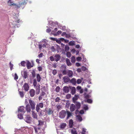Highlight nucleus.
Here are the masks:
<instances>
[{
	"mask_svg": "<svg viewBox=\"0 0 134 134\" xmlns=\"http://www.w3.org/2000/svg\"><path fill=\"white\" fill-rule=\"evenodd\" d=\"M29 104H28L26 106V110L27 112L30 113L31 111V109L32 110L35 109V103L34 101L30 99L28 100Z\"/></svg>",
	"mask_w": 134,
	"mask_h": 134,
	"instance_id": "1",
	"label": "nucleus"
},
{
	"mask_svg": "<svg viewBox=\"0 0 134 134\" xmlns=\"http://www.w3.org/2000/svg\"><path fill=\"white\" fill-rule=\"evenodd\" d=\"M61 67L63 68L64 69V70H63L62 72L63 75H67L70 77H71L73 76V72L72 71L69 70H66V66L65 65H62Z\"/></svg>",
	"mask_w": 134,
	"mask_h": 134,
	"instance_id": "2",
	"label": "nucleus"
},
{
	"mask_svg": "<svg viewBox=\"0 0 134 134\" xmlns=\"http://www.w3.org/2000/svg\"><path fill=\"white\" fill-rule=\"evenodd\" d=\"M13 2H14L13 1H12V0H9L8 1L7 3H10V6L12 5L15 6V8L17 9L19 8L22 5H23L24 4L23 2H20L17 5L16 3H14Z\"/></svg>",
	"mask_w": 134,
	"mask_h": 134,
	"instance_id": "3",
	"label": "nucleus"
},
{
	"mask_svg": "<svg viewBox=\"0 0 134 134\" xmlns=\"http://www.w3.org/2000/svg\"><path fill=\"white\" fill-rule=\"evenodd\" d=\"M66 113V111L65 110H61L59 113V116L61 119H63L65 117Z\"/></svg>",
	"mask_w": 134,
	"mask_h": 134,
	"instance_id": "4",
	"label": "nucleus"
},
{
	"mask_svg": "<svg viewBox=\"0 0 134 134\" xmlns=\"http://www.w3.org/2000/svg\"><path fill=\"white\" fill-rule=\"evenodd\" d=\"M37 84V82H36V80L35 79L34 80V82L33 83V85L35 87H36V89H37V90L38 89V92H37V94H38L39 92H40V85H39V86H36V85Z\"/></svg>",
	"mask_w": 134,
	"mask_h": 134,
	"instance_id": "5",
	"label": "nucleus"
},
{
	"mask_svg": "<svg viewBox=\"0 0 134 134\" xmlns=\"http://www.w3.org/2000/svg\"><path fill=\"white\" fill-rule=\"evenodd\" d=\"M41 127H34V129L35 130L36 133H37L38 134H40L41 133Z\"/></svg>",
	"mask_w": 134,
	"mask_h": 134,
	"instance_id": "6",
	"label": "nucleus"
},
{
	"mask_svg": "<svg viewBox=\"0 0 134 134\" xmlns=\"http://www.w3.org/2000/svg\"><path fill=\"white\" fill-rule=\"evenodd\" d=\"M18 111L19 112H20L24 113L25 112V107L24 106L20 107L18 109Z\"/></svg>",
	"mask_w": 134,
	"mask_h": 134,
	"instance_id": "7",
	"label": "nucleus"
},
{
	"mask_svg": "<svg viewBox=\"0 0 134 134\" xmlns=\"http://www.w3.org/2000/svg\"><path fill=\"white\" fill-rule=\"evenodd\" d=\"M23 87L24 88V90L27 91L29 90V86L27 83H25L24 84L23 86Z\"/></svg>",
	"mask_w": 134,
	"mask_h": 134,
	"instance_id": "8",
	"label": "nucleus"
},
{
	"mask_svg": "<svg viewBox=\"0 0 134 134\" xmlns=\"http://www.w3.org/2000/svg\"><path fill=\"white\" fill-rule=\"evenodd\" d=\"M31 118L30 116H27L25 118L24 120L27 123H30L31 122Z\"/></svg>",
	"mask_w": 134,
	"mask_h": 134,
	"instance_id": "9",
	"label": "nucleus"
},
{
	"mask_svg": "<svg viewBox=\"0 0 134 134\" xmlns=\"http://www.w3.org/2000/svg\"><path fill=\"white\" fill-rule=\"evenodd\" d=\"M33 65L34 64L33 63L31 64L29 61H27L26 64V66L28 69H30L31 67L33 66Z\"/></svg>",
	"mask_w": 134,
	"mask_h": 134,
	"instance_id": "10",
	"label": "nucleus"
},
{
	"mask_svg": "<svg viewBox=\"0 0 134 134\" xmlns=\"http://www.w3.org/2000/svg\"><path fill=\"white\" fill-rule=\"evenodd\" d=\"M60 55L58 54H56L54 56V60L56 62H57L60 59Z\"/></svg>",
	"mask_w": 134,
	"mask_h": 134,
	"instance_id": "11",
	"label": "nucleus"
},
{
	"mask_svg": "<svg viewBox=\"0 0 134 134\" xmlns=\"http://www.w3.org/2000/svg\"><path fill=\"white\" fill-rule=\"evenodd\" d=\"M29 93L31 97H33L35 94V91L33 89L30 90L29 91Z\"/></svg>",
	"mask_w": 134,
	"mask_h": 134,
	"instance_id": "12",
	"label": "nucleus"
},
{
	"mask_svg": "<svg viewBox=\"0 0 134 134\" xmlns=\"http://www.w3.org/2000/svg\"><path fill=\"white\" fill-rule=\"evenodd\" d=\"M70 109L71 111H73L75 109V105L73 104H71L70 106Z\"/></svg>",
	"mask_w": 134,
	"mask_h": 134,
	"instance_id": "13",
	"label": "nucleus"
},
{
	"mask_svg": "<svg viewBox=\"0 0 134 134\" xmlns=\"http://www.w3.org/2000/svg\"><path fill=\"white\" fill-rule=\"evenodd\" d=\"M63 91L65 93H68L69 91V88L67 86H65L63 87Z\"/></svg>",
	"mask_w": 134,
	"mask_h": 134,
	"instance_id": "14",
	"label": "nucleus"
},
{
	"mask_svg": "<svg viewBox=\"0 0 134 134\" xmlns=\"http://www.w3.org/2000/svg\"><path fill=\"white\" fill-rule=\"evenodd\" d=\"M38 124L37 125V126L38 127H42V126L44 124V121H42L40 120L38 121Z\"/></svg>",
	"mask_w": 134,
	"mask_h": 134,
	"instance_id": "15",
	"label": "nucleus"
},
{
	"mask_svg": "<svg viewBox=\"0 0 134 134\" xmlns=\"http://www.w3.org/2000/svg\"><path fill=\"white\" fill-rule=\"evenodd\" d=\"M64 82L65 83H67L70 81V80L69 78L68 77L65 76L63 77Z\"/></svg>",
	"mask_w": 134,
	"mask_h": 134,
	"instance_id": "16",
	"label": "nucleus"
},
{
	"mask_svg": "<svg viewBox=\"0 0 134 134\" xmlns=\"http://www.w3.org/2000/svg\"><path fill=\"white\" fill-rule=\"evenodd\" d=\"M70 88L71 90V93L72 94L75 93L76 92L75 88L74 87H70Z\"/></svg>",
	"mask_w": 134,
	"mask_h": 134,
	"instance_id": "17",
	"label": "nucleus"
},
{
	"mask_svg": "<svg viewBox=\"0 0 134 134\" xmlns=\"http://www.w3.org/2000/svg\"><path fill=\"white\" fill-rule=\"evenodd\" d=\"M70 82L74 85H75L76 83V79L75 78H73L71 80H70Z\"/></svg>",
	"mask_w": 134,
	"mask_h": 134,
	"instance_id": "18",
	"label": "nucleus"
},
{
	"mask_svg": "<svg viewBox=\"0 0 134 134\" xmlns=\"http://www.w3.org/2000/svg\"><path fill=\"white\" fill-rule=\"evenodd\" d=\"M32 117L34 118H35L37 119V116L36 113H35V112L33 111H32Z\"/></svg>",
	"mask_w": 134,
	"mask_h": 134,
	"instance_id": "19",
	"label": "nucleus"
},
{
	"mask_svg": "<svg viewBox=\"0 0 134 134\" xmlns=\"http://www.w3.org/2000/svg\"><path fill=\"white\" fill-rule=\"evenodd\" d=\"M36 79L37 80L38 82H39L40 81L41 78L39 74H37Z\"/></svg>",
	"mask_w": 134,
	"mask_h": 134,
	"instance_id": "20",
	"label": "nucleus"
},
{
	"mask_svg": "<svg viewBox=\"0 0 134 134\" xmlns=\"http://www.w3.org/2000/svg\"><path fill=\"white\" fill-rule=\"evenodd\" d=\"M47 114L48 115H50L52 114L53 113V111L51 109L49 108L47 111Z\"/></svg>",
	"mask_w": 134,
	"mask_h": 134,
	"instance_id": "21",
	"label": "nucleus"
},
{
	"mask_svg": "<svg viewBox=\"0 0 134 134\" xmlns=\"http://www.w3.org/2000/svg\"><path fill=\"white\" fill-rule=\"evenodd\" d=\"M75 103L76 104L77 108V109H79L81 106L80 103L77 102H75Z\"/></svg>",
	"mask_w": 134,
	"mask_h": 134,
	"instance_id": "22",
	"label": "nucleus"
},
{
	"mask_svg": "<svg viewBox=\"0 0 134 134\" xmlns=\"http://www.w3.org/2000/svg\"><path fill=\"white\" fill-rule=\"evenodd\" d=\"M66 126V124L65 123H63L60 125V128L62 129H64Z\"/></svg>",
	"mask_w": 134,
	"mask_h": 134,
	"instance_id": "23",
	"label": "nucleus"
},
{
	"mask_svg": "<svg viewBox=\"0 0 134 134\" xmlns=\"http://www.w3.org/2000/svg\"><path fill=\"white\" fill-rule=\"evenodd\" d=\"M66 61L67 64L68 66L71 65L72 64L70 62V60L69 59L66 58Z\"/></svg>",
	"mask_w": 134,
	"mask_h": 134,
	"instance_id": "24",
	"label": "nucleus"
},
{
	"mask_svg": "<svg viewBox=\"0 0 134 134\" xmlns=\"http://www.w3.org/2000/svg\"><path fill=\"white\" fill-rule=\"evenodd\" d=\"M69 126L71 128L72 127L73 122V120L71 119L69 120Z\"/></svg>",
	"mask_w": 134,
	"mask_h": 134,
	"instance_id": "25",
	"label": "nucleus"
},
{
	"mask_svg": "<svg viewBox=\"0 0 134 134\" xmlns=\"http://www.w3.org/2000/svg\"><path fill=\"white\" fill-rule=\"evenodd\" d=\"M71 132L72 134H77L76 130L75 129L71 130Z\"/></svg>",
	"mask_w": 134,
	"mask_h": 134,
	"instance_id": "26",
	"label": "nucleus"
},
{
	"mask_svg": "<svg viewBox=\"0 0 134 134\" xmlns=\"http://www.w3.org/2000/svg\"><path fill=\"white\" fill-rule=\"evenodd\" d=\"M67 116L66 119H68L71 116V113L69 111H67Z\"/></svg>",
	"mask_w": 134,
	"mask_h": 134,
	"instance_id": "27",
	"label": "nucleus"
},
{
	"mask_svg": "<svg viewBox=\"0 0 134 134\" xmlns=\"http://www.w3.org/2000/svg\"><path fill=\"white\" fill-rule=\"evenodd\" d=\"M23 77L25 79H26L27 77V73L26 71H24L23 73Z\"/></svg>",
	"mask_w": 134,
	"mask_h": 134,
	"instance_id": "28",
	"label": "nucleus"
},
{
	"mask_svg": "<svg viewBox=\"0 0 134 134\" xmlns=\"http://www.w3.org/2000/svg\"><path fill=\"white\" fill-rule=\"evenodd\" d=\"M75 61V59L74 56H72L71 58V62L72 63H74Z\"/></svg>",
	"mask_w": 134,
	"mask_h": 134,
	"instance_id": "29",
	"label": "nucleus"
},
{
	"mask_svg": "<svg viewBox=\"0 0 134 134\" xmlns=\"http://www.w3.org/2000/svg\"><path fill=\"white\" fill-rule=\"evenodd\" d=\"M77 119L79 122H81L82 120V118L80 116L78 115L77 116Z\"/></svg>",
	"mask_w": 134,
	"mask_h": 134,
	"instance_id": "30",
	"label": "nucleus"
},
{
	"mask_svg": "<svg viewBox=\"0 0 134 134\" xmlns=\"http://www.w3.org/2000/svg\"><path fill=\"white\" fill-rule=\"evenodd\" d=\"M69 45L70 46H73L75 44V42L74 41H70L69 43Z\"/></svg>",
	"mask_w": 134,
	"mask_h": 134,
	"instance_id": "31",
	"label": "nucleus"
},
{
	"mask_svg": "<svg viewBox=\"0 0 134 134\" xmlns=\"http://www.w3.org/2000/svg\"><path fill=\"white\" fill-rule=\"evenodd\" d=\"M25 61H23L20 63L21 65L22 66L25 67Z\"/></svg>",
	"mask_w": 134,
	"mask_h": 134,
	"instance_id": "32",
	"label": "nucleus"
},
{
	"mask_svg": "<svg viewBox=\"0 0 134 134\" xmlns=\"http://www.w3.org/2000/svg\"><path fill=\"white\" fill-rule=\"evenodd\" d=\"M19 94L21 97H23L24 96V94L23 92L19 91Z\"/></svg>",
	"mask_w": 134,
	"mask_h": 134,
	"instance_id": "33",
	"label": "nucleus"
},
{
	"mask_svg": "<svg viewBox=\"0 0 134 134\" xmlns=\"http://www.w3.org/2000/svg\"><path fill=\"white\" fill-rule=\"evenodd\" d=\"M18 117L20 119H22L23 118V115L21 114H19L18 115Z\"/></svg>",
	"mask_w": 134,
	"mask_h": 134,
	"instance_id": "34",
	"label": "nucleus"
},
{
	"mask_svg": "<svg viewBox=\"0 0 134 134\" xmlns=\"http://www.w3.org/2000/svg\"><path fill=\"white\" fill-rule=\"evenodd\" d=\"M40 107L38 106V104L36 106V110L37 112H38L40 110Z\"/></svg>",
	"mask_w": 134,
	"mask_h": 134,
	"instance_id": "35",
	"label": "nucleus"
},
{
	"mask_svg": "<svg viewBox=\"0 0 134 134\" xmlns=\"http://www.w3.org/2000/svg\"><path fill=\"white\" fill-rule=\"evenodd\" d=\"M71 55V53L70 52H67L66 53V56L68 57H70Z\"/></svg>",
	"mask_w": 134,
	"mask_h": 134,
	"instance_id": "36",
	"label": "nucleus"
},
{
	"mask_svg": "<svg viewBox=\"0 0 134 134\" xmlns=\"http://www.w3.org/2000/svg\"><path fill=\"white\" fill-rule=\"evenodd\" d=\"M31 73H32V76L33 77H35L36 76V74H35V71L34 70H33L32 71V72Z\"/></svg>",
	"mask_w": 134,
	"mask_h": 134,
	"instance_id": "37",
	"label": "nucleus"
},
{
	"mask_svg": "<svg viewBox=\"0 0 134 134\" xmlns=\"http://www.w3.org/2000/svg\"><path fill=\"white\" fill-rule=\"evenodd\" d=\"M60 87L58 86L55 88V91L57 92H59L60 91Z\"/></svg>",
	"mask_w": 134,
	"mask_h": 134,
	"instance_id": "38",
	"label": "nucleus"
},
{
	"mask_svg": "<svg viewBox=\"0 0 134 134\" xmlns=\"http://www.w3.org/2000/svg\"><path fill=\"white\" fill-rule=\"evenodd\" d=\"M38 106L40 108H42L43 107V104L42 103H40L38 104Z\"/></svg>",
	"mask_w": 134,
	"mask_h": 134,
	"instance_id": "39",
	"label": "nucleus"
},
{
	"mask_svg": "<svg viewBox=\"0 0 134 134\" xmlns=\"http://www.w3.org/2000/svg\"><path fill=\"white\" fill-rule=\"evenodd\" d=\"M67 35L68 34L65 32H63L62 34V36H65L66 38H68L69 37H67Z\"/></svg>",
	"mask_w": 134,
	"mask_h": 134,
	"instance_id": "40",
	"label": "nucleus"
},
{
	"mask_svg": "<svg viewBox=\"0 0 134 134\" xmlns=\"http://www.w3.org/2000/svg\"><path fill=\"white\" fill-rule=\"evenodd\" d=\"M49 59L51 61H53L54 60V57L52 56H51L49 57Z\"/></svg>",
	"mask_w": 134,
	"mask_h": 134,
	"instance_id": "41",
	"label": "nucleus"
},
{
	"mask_svg": "<svg viewBox=\"0 0 134 134\" xmlns=\"http://www.w3.org/2000/svg\"><path fill=\"white\" fill-rule=\"evenodd\" d=\"M9 64L10 67V70H12L13 69V64H12L11 63V62H10Z\"/></svg>",
	"mask_w": 134,
	"mask_h": 134,
	"instance_id": "42",
	"label": "nucleus"
},
{
	"mask_svg": "<svg viewBox=\"0 0 134 134\" xmlns=\"http://www.w3.org/2000/svg\"><path fill=\"white\" fill-rule=\"evenodd\" d=\"M69 46H66L65 47V49L66 51H68L69 50Z\"/></svg>",
	"mask_w": 134,
	"mask_h": 134,
	"instance_id": "43",
	"label": "nucleus"
},
{
	"mask_svg": "<svg viewBox=\"0 0 134 134\" xmlns=\"http://www.w3.org/2000/svg\"><path fill=\"white\" fill-rule=\"evenodd\" d=\"M57 71L56 70H54L52 71V74L54 75H55L57 73Z\"/></svg>",
	"mask_w": 134,
	"mask_h": 134,
	"instance_id": "44",
	"label": "nucleus"
},
{
	"mask_svg": "<svg viewBox=\"0 0 134 134\" xmlns=\"http://www.w3.org/2000/svg\"><path fill=\"white\" fill-rule=\"evenodd\" d=\"M92 102V100L91 99H88L87 100V102L88 103H91Z\"/></svg>",
	"mask_w": 134,
	"mask_h": 134,
	"instance_id": "45",
	"label": "nucleus"
},
{
	"mask_svg": "<svg viewBox=\"0 0 134 134\" xmlns=\"http://www.w3.org/2000/svg\"><path fill=\"white\" fill-rule=\"evenodd\" d=\"M71 96L70 94H68L66 95V97L67 99H68L70 98V97H71Z\"/></svg>",
	"mask_w": 134,
	"mask_h": 134,
	"instance_id": "46",
	"label": "nucleus"
},
{
	"mask_svg": "<svg viewBox=\"0 0 134 134\" xmlns=\"http://www.w3.org/2000/svg\"><path fill=\"white\" fill-rule=\"evenodd\" d=\"M81 80L79 79H78L77 81V83L78 84L80 83H81Z\"/></svg>",
	"mask_w": 134,
	"mask_h": 134,
	"instance_id": "47",
	"label": "nucleus"
},
{
	"mask_svg": "<svg viewBox=\"0 0 134 134\" xmlns=\"http://www.w3.org/2000/svg\"><path fill=\"white\" fill-rule=\"evenodd\" d=\"M83 109L85 110H87L88 109L87 106L86 105H85L84 106Z\"/></svg>",
	"mask_w": 134,
	"mask_h": 134,
	"instance_id": "48",
	"label": "nucleus"
},
{
	"mask_svg": "<svg viewBox=\"0 0 134 134\" xmlns=\"http://www.w3.org/2000/svg\"><path fill=\"white\" fill-rule=\"evenodd\" d=\"M60 100V99L59 97H57L55 99V102H58Z\"/></svg>",
	"mask_w": 134,
	"mask_h": 134,
	"instance_id": "49",
	"label": "nucleus"
},
{
	"mask_svg": "<svg viewBox=\"0 0 134 134\" xmlns=\"http://www.w3.org/2000/svg\"><path fill=\"white\" fill-rule=\"evenodd\" d=\"M18 78V76L17 74L15 73V76L14 77V79L15 80H17Z\"/></svg>",
	"mask_w": 134,
	"mask_h": 134,
	"instance_id": "50",
	"label": "nucleus"
},
{
	"mask_svg": "<svg viewBox=\"0 0 134 134\" xmlns=\"http://www.w3.org/2000/svg\"><path fill=\"white\" fill-rule=\"evenodd\" d=\"M82 59V58L80 57H78L76 58V60L77 61H80Z\"/></svg>",
	"mask_w": 134,
	"mask_h": 134,
	"instance_id": "51",
	"label": "nucleus"
},
{
	"mask_svg": "<svg viewBox=\"0 0 134 134\" xmlns=\"http://www.w3.org/2000/svg\"><path fill=\"white\" fill-rule=\"evenodd\" d=\"M38 70L39 71H42V68L41 66H38Z\"/></svg>",
	"mask_w": 134,
	"mask_h": 134,
	"instance_id": "52",
	"label": "nucleus"
},
{
	"mask_svg": "<svg viewBox=\"0 0 134 134\" xmlns=\"http://www.w3.org/2000/svg\"><path fill=\"white\" fill-rule=\"evenodd\" d=\"M77 99V97H75L73 98V100L74 103H75V101Z\"/></svg>",
	"mask_w": 134,
	"mask_h": 134,
	"instance_id": "53",
	"label": "nucleus"
},
{
	"mask_svg": "<svg viewBox=\"0 0 134 134\" xmlns=\"http://www.w3.org/2000/svg\"><path fill=\"white\" fill-rule=\"evenodd\" d=\"M55 41L57 42L58 43H60L61 42L60 40H57L56 39Z\"/></svg>",
	"mask_w": 134,
	"mask_h": 134,
	"instance_id": "54",
	"label": "nucleus"
},
{
	"mask_svg": "<svg viewBox=\"0 0 134 134\" xmlns=\"http://www.w3.org/2000/svg\"><path fill=\"white\" fill-rule=\"evenodd\" d=\"M43 54L42 53H40V54H39L38 55V56L39 58L42 57Z\"/></svg>",
	"mask_w": 134,
	"mask_h": 134,
	"instance_id": "55",
	"label": "nucleus"
},
{
	"mask_svg": "<svg viewBox=\"0 0 134 134\" xmlns=\"http://www.w3.org/2000/svg\"><path fill=\"white\" fill-rule=\"evenodd\" d=\"M53 65V66L54 68H57V65H56V64H55V63L53 64H52Z\"/></svg>",
	"mask_w": 134,
	"mask_h": 134,
	"instance_id": "56",
	"label": "nucleus"
},
{
	"mask_svg": "<svg viewBox=\"0 0 134 134\" xmlns=\"http://www.w3.org/2000/svg\"><path fill=\"white\" fill-rule=\"evenodd\" d=\"M85 98L86 99L90 97V96L88 94H87L85 96Z\"/></svg>",
	"mask_w": 134,
	"mask_h": 134,
	"instance_id": "57",
	"label": "nucleus"
},
{
	"mask_svg": "<svg viewBox=\"0 0 134 134\" xmlns=\"http://www.w3.org/2000/svg\"><path fill=\"white\" fill-rule=\"evenodd\" d=\"M84 113V111L82 110H81L80 111V113L81 114H83Z\"/></svg>",
	"mask_w": 134,
	"mask_h": 134,
	"instance_id": "58",
	"label": "nucleus"
},
{
	"mask_svg": "<svg viewBox=\"0 0 134 134\" xmlns=\"http://www.w3.org/2000/svg\"><path fill=\"white\" fill-rule=\"evenodd\" d=\"M45 94V93L43 92H42L41 94V95L43 96H44Z\"/></svg>",
	"mask_w": 134,
	"mask_h": 134,
	"instance_id": "59",
	"label": "nucleus"
},
{
	"mask_svg": "<svg viewBox=\"0 0 134 134\" xmlns=\"http://www.w3.org/2000/svg\"><path fill=\"white\" fill-rule=\"evenodd\" d=\"M62 32L61 31H58L57 32V34L59 35L61 34Z\"/></svg>",
	"mask_w": 134,
	"mask_h": 134,
	"instance_id": "60",
	"label": "nucleus"
},
{
	"mask_svg": "<svg viewBox=\"0 0 134 134\" xmlns=\"http://www.w3.org/2000/svg\"><path fill=\"white\" fill-rule=\"evenodd\" d=\"M20 19H18L15 21V22L16 23H19L20 22Z\"/></svg>",
	"mask_w": 134,
	"mask_h": 134,
	"instance_id": "61",
	"label": "nucleus"
},
{
	"mask_svg": "<svg viewBox=\"0 0 134 134\" xmlns=\"http://www.w3.org/2000/svg\"><path fill=\"white\" fill-rule=\"evenodd\" d=\"M51 30L50 29H48L46 30V31L47 32H49L51 31Z\"/></svg>",
	"mask_w": 134,
	"mask_h": 134,
	"instance_id": "62",
	"label": "nucleus"
},
{
	"mask_svg": "<svg viewBox=\"0 0 134 134\" xmlns=\"http://www.w3.org/2000/svg\"><path fill=\"white\" fill-rule=\"evenodd\" d=\"M40 61V60L39 59H36V62L38 64H39L40 63V62H39Z\"/></svg>",
	"mask_w": 134,
	"mask_h": 134,
	"instance_id": "63",
	"label": "nucleus"
},
{
	"mask_svg": "<svg viewBox=\"0 0 134 134\" xmlns=\"http://www.w3.org/2000/svg\"><path fill=\"white\" fill-rule=\"evenodd\" d=\"M42 96L40 95L39 97V98H38V99H39V100H41V99H42Z\"/></svg>",
	"mask_w": 134,
	"mask_h": 134,
	"instance_id": "64",
	"label": "nucleus"
}]
</instances>
